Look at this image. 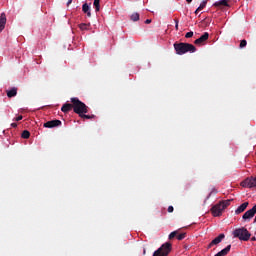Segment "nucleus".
<instances>
[{
	"label": "nucleus",
	"instance_id": "obj_8",
	"mask_svg": "<svg viewBox=\"0 0 256 256\" xmlns=\"http://www.w3.org/2000/svg\"><path fill=\"white\" fill-rule=\"evenodd\" d=\"M225 239V234H219L211 243L207 246V249H211L214 245H219Z\"/></svg>",
	"mask_w": 256,
	"mask_h": 256
},
{
	"label": "nucleus",
	"instance_id": "obj_5",
	"mask_svg": "<svg viewBox=\"0 0 256 256\" xmlns=\"http://www.w3.org/2000/svg\"><path fill=\"white\" fill-rule=\"evenodd\" d=\"M169 253H171V243L166 242L153 253V256H167Z\"/></svg>",
	"mask_w": 256,
	"mask_h": 256
},
{
	"label": "nucleus",
	"instance_id": "obj_17",
	"mask_svg": "<svg viewBox=\"0 0 256 256\" xmlns=\"http://www.w3.org/2000/svg\"><path fill=\"white\" fill-rule=\"evenodd\" d=\"M131 21H139V13L134 12L131 16H130Z\"/></svg>",
	"mask_w": 256,
	"mask_h": 256
},
{
	"label": "nucleus",
	"instance_id": "obj_10",
	"mask_svg": "<svg viewBox=\"0 0 256 256\" xmlns=\"http://www.w3.org/2000/svg\"><path fill=\"white\" fill-rule=\"evenodd\" d=\"M247 207H249V202H244L235 210V214L240 215V213H243Z\"/></svg>",
	"mask_w": 256,
	"mask_h": 256
},
{
	"label": "nucleus",
	"instance_id": "obj_31",
	"mask_svg": "<svg viewBox=\"0 0 256 256\" xmlns=\"http://www.w3.org/2000/svg\"><path fill=\"white\" fill-rule=\"evenodd\" d=\"M11 127H14V128L17 127V123H12Z\"/></svg>",
	"mask_w": 256,
	"mask_h": 256
},
{
	"label": "nucleus",
	"instance_id": "obj_26",
	"mask_svg": "<svg viewBox=\"0 0 256 256\" xmlns=\"http://www.w3.org/2000/svg\"><path fill=\"white\" fill-rule=\"evenodd\" d=\"M175 29L176 31H179V20L175 19Z\"/></svg>",
	"mask_w": 256,
	"mask_h": 256
},
{
	"label": "nucleus",
	"instance_id": "obj_1",
	"mask_svg": "<svg viewBox=\"0 0 256 256\" xmlns=\"http://www.w3.org/2000/svg\"><path fill=\"white\" fill-rule=\"evenodd\" d=\"M174 49L177 55H185V53H195L197 51V48L193 44L185 42H175Z\"/></svg>",
	"mask_w": 256,
	"mask_h": 256
},
{
	"label": "nucleus",
	"instance_id": "obj_19",
	"mask_svg": "<svg viewBox=\"0 0 256 256\" xmlns=\"http://www.w3.org/2000/svg\"><path fill=\"white\" fill-rule=\"evenodd\" d=\"M79 29H81V31H87V29H89V24L82 23L79 25Z\"/></svg>",
	"mask_w": 256,
	"mask_h": 256
},
{
	"label": "nucleus",
	"instance_id": "obj_24",
	"mask_svg": "<svg viewBox=\"0 0 256 256\" xmlns=\"http://www.w3.org/2000/svg\"><path fill=\"white\" fill-rule=\"evenodd\" d=\"M245 47H247V40H241L240 41V49H243Z\"/></svg>",
	"mask_w": 256,
	"mask_h": 256
},
{
	"label": "nucleus",
	"instance_id": "obj_35",
	"mask_svg": "<svg viewBox=\"0 0 256 256\" xmlns=\"http://www.w3.org/2000/svg\"><path fill=\"white\" fill-rule=\"evenodd\" d=\"M199 11H200V10H197V9H196L195 14L197 15V14L199 13Z\"/></svg>",
	"mask_w": 256,
	"mask_h": 256
},
{
	"label": "nucleus",
	"instance_id": "obj_9",
	"mask_svg": "<svg viewBox=\"0 0 256 256\" xmlns=\"http://www.w3.org/2000/svg\"><path fill=\"white\" fill-rule=\"evenodd\" d=\"M5 25H7V16L5 13L0 15V33L5 29Z\"/></svg>",
	"mask_w": 256,
	"mask_h": 256
},
{
	"label": "nucleus",
	"instance_id": "obj_21",
	"mask_svg": "<svg viewBox=\"0 0 256 256\" xmlns=\"http://www.w3.org/2000/svg\"><path fill=\"white\" fill-rule=\"evenodd\" d=\"M99 3H101V0H94V7H95L96 11L100 10V4Z\"/></svg>",
	"mask_w": 256,
	"mask_h": 256
},
{
	"label": "nucleus",
	"instance_id": "obj_29",
	"mask_svg": "<svg viewBox=\"0 0 256 256\" xmlns=\"http://www.w3.org/2000/svg\"><path fill=\"white\" fill-rule=\"evenodd\" d=\"M145 23H146V25H149V23H151V19H147V20L145 21Z\"/></svg>",
	"mask_w": 256,
	"mask_h": 256
},
{
	"label": "nucleus",
	"instance_id": "obj_23",
	"mask_svg": "<svg viewBox=\"0 0 256 256\" xmlns=\"http://www.w3.org/2000/svg\"><path fill=\"white\" fill-rule=\"evenodd\" d=\"M178 231H173L169 234V239H175V237H177L178 235Z\"/></svg>",
	"mask_w": 256,
	"mask_h": 256
},
{
	"label": "nucleus",
	"instance_id": "obj_20",
	"mask_svg": "<svg viewBox=\"0 0 256 256\" xmlns=\"http://www.w3.org/2000/svg\"><path fill=\"white\" fill-rule=\"evenodd\" d=\"M81 119H95V115H87L83 113L81 116Z\"/></svg>",
	"mask_w": 256,
	"mask_h": 256
},
{
	"label": "nucleus",
	"instance_id": "obj_7",
	"mask_svg": "<svg viewBox=\"0 0 256 256\" xmlns=\"http://www.w3.org/2000/svg\"><path fill=\"white\" fill-rule=\"evenodd\" d=\"M61 125V120H51L44 123L43 127L46 129H53V127H59Z\"/></svg>",
	"mask_w": 256,
	"mask_h": 256
},
{
	"label": "nucleus",
	"instance_id": "obj_4",
	"mask_svg": "<svg viewBox=\"0 0 256 256\" xmlns=\"http://www.w3.org/2000/svg\"><path fill=\"white\" fill-rule=\"evenodd\" d=\"M232 235L240 241H249L251 239V233L245 227L235 229Z\"/></svg>",
	"mask_w": 256,
	"mask_h": 256
},
{
	"label": "nucleus",
	"instance_id": "obj_6",
	"mask_svg": "<svg viewBox=\"0 0 256 256\" xmlns=\"http://www.w3.org/2000/svg\"><path fill=\"white\" fill-rule=\"evenodd\" d=\"M209 40V33L205 32L202 36H200L198 39L194 41V45H205V42Z\"/></svg>",
	"mask_w": 256,
	"mask_h": 256
},
{
	"label": "nucleus",
	"instance_id": "obj_22",
	"mask_svg": "<svg viewBox=\"0 0 256 256\" xmlns=\"http://www.w3.org/2000/svg\"><path fill=\"white\" fill-rule=\"evenodd\" d=\"M187 237V233H181L177 236L178 241H183Z\"/></svg>",
	"mask_w": 256,
	"mask_h": 256
},
{
	"label": "nucleus",
	"instance_id": "obj_15",
	"mask_svg": "<svg viewBox=\"0 0 256 256\" xmlns=\"http://www.w3.org/2000/svg\"><path fill=\"white\" fill-rule=\"evenodd\" d=\"M231 251V245H228L226 248L222 249L220 252L215 254V256H225Z\"/></svg>",
	"mask_w": 256,
	"mask_h": 256
},
{
	"label": "nucleus",
	"instance_id": "obj_27",
	"mask_svg": "<svg viewBox=\"0 0 256 256\" xmlns=\"http://www.w3.org/2000/svg\"><path fill=\"white\" fill-rule=\"evenodd\" d=\"M173 211H174L173 206H169V207H168V213H173Z\"/></svg>",
	"mask_w": 256,
	"mask_h": 256
},
{
	"label": "nucleus",
	"instance_id": "obj_33",
	"mask_svg": "<svg viewBox=\"0 0 256 256\" xmlns=\"http://www.w3.org/2000/svg\"><path fill=\"white\" fill-rule=\"evenodd\" d=\"M251 241H256V237H252V238H251Z\"/></svg>",
	"mask_w": 256,
	"mask_h": 256
},
{
	"label": "nucleus",
	"instance_id": "obj_37",
	"mask_svg": "<svg viewBox=\"0 0 256 256\" xmlns=\"http://www.w3.org/2000/svg\"><path fill=\"white\" fill-rule=\"evenodd\" d=\"M213 191H214V193H217V190L214 189Z\"/></svg>",
	"mask_w": 256,
	"mask_h": 256
},
{
	"label": "nucleus",
	"instance_id": "obj_32",
	"mask_svg": "<svg viewBox=\"0 0 256 256\" xmlns=\"http://www.w3.org/2000/svg\"><path fill=\"white\" fill-rule=\"evenodd\" d=\"M211 195H213V191L210 192V194L208 195L207 199H209V197H211Z\"/></svg>",
	"mask_w": 256,
	"mask_h": 256
},
{
	"label": "nucleus",
	"instance_id": "obj_12",
	"mask_svg": "<svg viewBox=\"0 0 256 256\" xmlns=\"http://www.w3.org/2000/svg\"><path fill=\"white\" fill-rule=\"evenodd\" d=\"M214 7H229V2L227 0H220L213 4Z\"/></svg>",
	"mask_w": 256,
	"mask_h": 256
},
{
	"label": "nucleus",
	"instance_id": "obj_11",
	"mask_svg": "<svg viewBox=\"0 0 256 256\" xmlns=\"http://www.w3.org/2000/svg\"><path fill=\"white\" fill-rule=\"evenodd\" d=\"M17 87H12L10 90H8L6 92V95L9 99L13 98V97H17Z\"/></svg>",
	"mask_w": 256,
	"mask_h": 256
},
{
	"label": "nucleus",
	"instance_id": "obj_25",
	"mask_svg": "<svg viewBox=\"0 0 256 256\" xmlns=\"http://www.w3.org/2000/svg\"><path fill=\"white\" fill-rule=\"evenodd\" d=\"M185 37L186 39H191V37H193V31L186 33Z\"/></svg>",
	"mask_w": 256,
	"mask_h": 256
},
{
	"label": "nucleus",
	"instance_id": "obj_13",
	"mask_svg": "<svg viewBox=\"0 0 256 256\" xmlns=\"http://www.w3.org/2000/svg\"><path fill=\"white\" fill-rule=\"evenodd\" d=\"M73 109V103H66L62 106L61 111L63 113H69Z\"/></svg>",
	"mask_w": 256,
	"mask_h": 256
},
{
	"label": "nucleus",
	"instance_id": "obj_18",
	"mask_svg": "<svg viewBox=\"0 0 256 256\" xmlns=\"http://www.w3.org/2000/svg\"><path fill=\"white\" fill-rule=\"evenodd\" d=\"M207 7V1L201 2L200 6L197 8V11H203Z\"/></svg>",
	"mask_w": 256,
	"mask_h": 256
},
{
	"label": "nucleus",
	"instance_id": "obj_3",
	"mask_svg": "<svg viewBox=\"0 0 256 256\" xmlns=\"http://www.w3.org/2000/svg\"><path fill=\"white\" fill-rule=\"evenodd\" d=\"M232 201H233L232 199L222 200L218 204L214 205L211 208L212 215L214 217H220V215H222L223 211H225V209H227L229 207V205H231Z\"/></svg>",
	"mask_w": 256,
	"mask_h": 256
},
{
	"label": "nucleus",
	"instance_id": "obj_2",
	"mask_svg": "<svg viewBox=\"0 0 256 256\" xmlns=\"http://www.w3.org/2000/svg\"><path fill=\"white\" fill-rule=\"evenodd\" d=\"M70 101L72 103L74 113H76V115H79V117H81L83 113H89V107L81 100H79V98L74 97L71 98Z\"/></svg>",
	"mask_w": 256,
	"mask_h": 256
},
{
	"label": "nucleus",
	"instance_id": "obj_16",
	"mask_svg": "<svg viewBox=\"0 0 256 256\" xmlns=\"http://www.w3.org/2000/svg\"><path fill=\"white\" fill-rule=\"evenodd\" d=\"M29 137H31V132H29L28 130H24L22 132V139H29Z\"/></svg>",
	"mask_w": 256,
	"mask_h": 256
},
{
	"label": "nucleus",
	"instance_id": "obj_36",
	"mask_svg": "<svg viewBox=\"0 0 256 256\" xmlns=\"http://www.w3.org/2000/svg\"><path fill=\"white\" fill-rule=\"evenodd\" d=\"M187 1V3H191L193 0H186Z\"/></svg>",
	"mask_w": 256,
	"mask_h": 256
},
{
	"label": "nucleus",
	"instance_id": "obj_34",
	"mask_svg": "<svg viewBox=\"0 0 256 256\" xmlns=\"http://www.w3.org/2000/svg\"><path fill=\"white\" fill-rule=\"evenodd\" d=\"M146 253H147V250L144 249V250H143V255H145Z\"/></svg>",
	"mask_w": 256,
	"mask_h": 256
},
{
	"label": "nucleus",
	"instance_id": "obj_30",
	"mask_svg": "<svg viewBox=\"0 0 256 256\" xmlns=\"http://www.w3.org/2000/svg\"><path fill=\"white\" fill-rule=\"evenodd\" d=\"M73 3V0H68L67 5L70 6Z\"/></svg>",
	"mask_w": 256,
	"mask_h": 256
},
{
	"label": "nucleus",
	"instance_id": "obj_28",
	"mask_svg": "<svg viewBox=\"0 0 256 256\" xmlns=\"http://www.w3.org/2000/svg\"><path fill=\"white\" fill-rule=\"evenodd\" d=\"M23 119V116H18L15 118V121H21Z\"/></svg>",
	"mask_w": 256,
	"mask_h": 256
},
{
	"label": "nucleus",
	"instance_id": "obj_14",
	"mask_svg": "<svg viewBox=\"0 0 256 256\" xmlns=\"http://www.w3.org/2000/svg\"><path fill=\"white\" fill-rule=\"evenodd\" d=\"M83 13H86L87 17H91V7H89V4L84 3L82 6Z\"/></svg>",
	"mask_w": 256,
	"mask_h": 256
}]
</instances>
